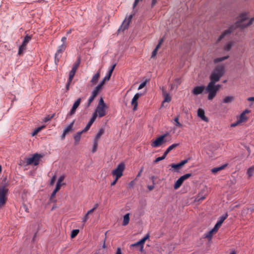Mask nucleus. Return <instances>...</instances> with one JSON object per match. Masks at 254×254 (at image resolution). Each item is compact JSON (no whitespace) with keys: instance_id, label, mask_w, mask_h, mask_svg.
Returning <instances> with one entry per match:
<instances>
[{"instance_id":"nucleus-1","label":"nucleus","mask_w":254,"mask_h":254,"mask_svg":"<svg viewBox=\"0 0 254 254\" xmlns=\"http://www.w3.org/2000/svg\"><path fill=\"white\" fill-rule=\"evenodd\" d=\"M248 18L246 13H241L239 17L238 21L235 23L234 25H232L228 29L225 30L218 39V41H220L226 35L230 34L236 27H240L244 29L251 25L254 21V17L251 18L249 22L244 23V21Z\"/></svg>"},{"instance_id":"nucleus-2","label":"nucleus","mask_w":254,"mask_h":254,"mask_svg":"<svg viewBox=\"0 0 254 254\" xmlns=\"http://www.w3.org/2000/svg\"><path fill=\"white\" fill-rule=\"evenodd\" d=\"M224 73V66L223 65H217L211 73L210 76V82L216 83L219 81L220 78Z\"/></svg>"},{"instance_id":"nucleus-3","label":"nucleus","mask_w":254,"mask_h":254,"mask_svg":"<svg viewBox=\"0 0 254 254\" xmlns=\"http://www.w3.org/2000/svg\"><path fill=\"white\" fill-rule=\"evenodd\" d=\"M215 83L213 82H209L205 88V92L208 93L207 98L209 100H213L217 94V89L214 87Z\"/></svg>"},{"instance_id":"nucleus-4","label":"nucleus","mask_w":254,"mask_h":254,"mask_svg":"<svg viewBox=\"0 0 254 254\" xmlns=\"http://www.w3.org/2000/svg\"><path fill=\"white\" fill-rule=\"evenodd\" d=\"M8 189L5 186H0V208L3 207L7 200Z\"/></svg>"},{"instance_id":"nucleus-5","label":"nucleus","mask_w":254,"mask_h":254,"mask_svg":"<svg viewBox=\"0 0 254 254\" xmlns=\"http://www.w3.org/2000/svg\"><path fill=\"white\" fill-rule=\"evenodd\" d=\"M125 169V165L124 163H120L117 168L114 170L112 174L117 179H120L123 175V172Z\"/></svg>"},{"instance_id":"nucleus-6","label":"nucleus","mask_w":254,"mask_h":254,"mask_svg":"<svg viewBox=\"0 0 254 254\" xmlns=\"http://www.w3.org/2000/svg\"><path fill=\"white\" fill-rule=\"evenodd\" d=\"M66 48V44H62L58 48V50L55 55V62L56 64H58L60 58L62 57V53L65 50Z\"/></svg>"},{"instance_id":"nucleus-7","label":"nucleus","mask_w":254,"mask_h":254,"mask_svg":"<svg viewBox=\"0 0 254 254\" xmlns=\"http://www.w3.org/2000/svg\"><path fill=\"white\" fill-rule=\"evenodd\" d=\"M168 134V133H167L160 136L155 141L152 142L151 144V146L152 147H158L161 145L163 143L166 142V140L165 138Z\"/></svg>"},{"instance_id":"nucleus-8","label":"nucleus","mask_w":254,"mask_h":254,"mask_svg":"<svg viewBox=\"0 0 254 254\" xmlns=\"http://www.w3.org/2000/svg\"><path fill=\"white\" fill-rule=\"evenodd\" d=\"M191 176V174L188 173L181 176L175 183L174 186V189L177 190L179 189L181 186L184 181L189 179Z\"/></svg>"},{"instance_id":"nucleus-9","label":"nucleus","mask_w":254,"mask_h":254,"mask_svg":"<svg viewBox=\"0 0 254 254\" xmlns=\"http://www.w3.org/2000/svg\"><path fill=\"white\" fill-rule=\"evenodd\" d=\"M41 156L38 154H35L32 157L26 159L27 165H37L39 164Z\"/></svg>"},{"instance_id":"nucleus-10","label":"nucleus","mask_w":254,"mask_h":254,"mask_svg":"<svg viewBox=\"0 0 254 254\" xmlns=\"http://www.w3.org/2000/svg\"><path fill=\"white\" fill-rule=\"evenodd\" d=\"M107 107L97 106L93 114H95L96 118L98 116L99 118H102L106 115V109Z\"/></svg>"},{"instance_id":"nucleus-11","label":"nucleus","mask_w":254,"mask_h":254,"mask_svg":"<svg viewBox=\"0 0 254 254\" xmlns=\"http://www.w3.org/2000/svg\"><path fill=\"white\" fill-rule=\"evenodd\" d=\"M132 18V15H130L127 18H126L125 20L123 21L119 30L122 29L124 31L125 29H127L129 26V24Z\"/></svg>"},{"instance_id":"nucleus-12","label":"nucleus","mask_w":254,"mask_h":254,"mask_svg":"<svg viewBox=\"0 0 254 254\" xmlns=\"http://www.w3.org/2000/svg\"><path fill=\"white\" fill-rule=\"evenodd\" d=\"M81 102V99L78 98L74 103L71 109L67 114L68 116H72L75 114L76 109L78 107Z\"/></svg>"},{"instance_id":"nucleus-13","label":"nucleus","mask_w":254,"mask_h":254,"mask_svg":"<svg viewBox=\"0 0 254 254\" xmlns=\"http://www.w3.org/2000/svg\"><path fill=\"white\" fill-rule=\"evenodd\" d=\"M250 112L248 110H245L238 118V123L241 124L246 122L248 119V117L246 116V114L249 113Z\"/></svg>"},{"instance_id":"nucleus-14","label":"nucleus","mask_w":254,"mask_h":254,"mask_svg":"<svg viewBox=\"0 0 254 254\" xmlns=\"http://www.w3.org/2000/svg\"><path fill=\"white\" fill-rule=\"evenodd\" d=\"M141 95V94L137 93L135 94V95L134 96V97H133V98L132 99L131 104L133 106V111H136L137 109V105H138L137 100L140 97Z\"/></svg>"},{"instance_id":"nucleus-15","label":"nucleus","mask_w":254,"mask_h":254,"mask_svg":"<svg viewBox=\"0 0 254 254\" xmlns=\"http://www.w3.org/2000/svg\"><path fill=\"white\" fill-rule=\"evenodd\" d=\"M204 89L205 87L204 86H197L193 89L192 93L194 95H197L201 94Z\"/></svg>"},{"instance_id":"nucleus-16","label":"nucleus","mask_w":254,"mask_h":254,"mask_svg":"<svg viewBox=\"0 0 254 254\" xmlns=\"http://www.w3.org/2000/svg\"><path fill=\"white\" fill-rule=\"evenodd\" d=\"M197 115L203 121L205 122H208V120L207 117L205 116V113L203 109H198L197 110Z\"/></svg>"},{"instance_id":"nucleus-17","label":"nucleus","mask_w":254,"mask_h":254,"mask_svg":"<svg viewBox=\"0 0 254 254\" xmlns=\"http://www.w3.org/2000/svg\"><path fill=\"white\" fill-rule=\"evenodd\" d=\"M100 75V69H99L97 73L92 77L90 82L93 85L96 84Z\"/></svg>"},{"instance_id":"nucleus-18","label":"nucleus","mask_w":254,"mask_h":254,"mask_svg":"<svg viewBox=\"0 0 254 254\" xmlns=\"http://www.w3.org/2000/svg\"><path fill=\"white\" fill-rule=\"evenodd\" d=\"M227 216V214H226L225 215L222 216L220 218V219L217 221V223L215 224L214 227H216V228H217L218 230V229L221 226L222 224L223 223L224 221L226 219Z\"/></svg>"},{"instance_id":"nucleus-19","label":"nucleus","mask_w":254,"mask_h":254,"mask_svg":"<svg viewBox=\"0 0 254 254\" xmlns=\"http://www.w3.org/2000/svg\"><path fill=\"white\" fill-rule=\"evenodd\" d=\"M64 179V176H61L59 178L55 189H57L58 190H60L61 189L62 186L64 185V183H62Z\"/></svg>"},{"instance_id":"nucleus-20","label":"nucleus","mask_w":254,"mask_h":254,"mask_svg":"<svg viewBox=\"0 0 254 254\" xmlns=\"http://www.w3.org/2000/svg\"><path fill=\"white\" fill-rule=\"evenodd\" d=\"M115 66H116V64H114V65H113L111 66V69L109 70V71L108 72V74L104 78V81H108L110 79L111 75L113 73V71Z\"/></svg>"},{"instance_id":"nucleus-21","label":"nucleus","mask_w":254,"mask_h":254,"mask_svg":"<svg viewBox=\"0 0 254 254\" xmlns=\"http://www.w3.org/2000/svg\"><path fill=\"white\" fill-rule=\"evenodd\" d=\"M179 145V143H174L169 146L164 153L165 155H167L171 151L177 147Z\"/></svg>"},{"instance_id":"nucleus-22","label":"nucleus","mask_w":254,"mask_h":254,"mask_svg":"<svg viewBox=\"0 0 254 254\" xmlns=\"http://www.w3.org/2000/svg\"><path fill=\"white\" fill-rule=\"evenodd\" d=\"M227 166V164L222 165L218 167H215L211 169V172L213 174H216L218 172L223 170Z\"/></svg>"},{"instance_id":"nucleus-23","label":"nucleus","mask_w":254,"mask_h":254,"mask_svg":"<svg viewBox=\"0 0 254 254\" xmlns=\"http://www.w3.org/2000/svg\"><path fill=\"white\" fill-rule=\"evenodd\" d=\"M218 229L216 227L214 228L210 231H209L207 234H205V237L207 238L211 239L213 235L217 231Z\"/></svg>"},{"instance_id":"nucleus-24","label":"nucleus","mask_w":254,"mask_h":254,"mask_svg":"<svg viewBox=\"0 0 254 254\" xmlns=\"http://www.w3.org/2000/svg\"><path fill=\"white\" fill-rule=\"evenodd\" d=\"M82 134V133L81 131H78L74 136V141H75V145H77V144H78V143H79V141L80 140L81 136Z\"/></svg>"},{"instance_id":"nucleus-25","label":"nucleus","mask_w":254,"mask_h":254,"mask_svg":"<svg viewBox=\"0 0 254 254\" xmlns=\"http://www.w3.org/2000/svg\"><path fill=\"white\" fill-rule=\"evenodd\" d=\"M234 100V97L233 96H228L224 97L223 99L224 103H230Z\"/></svg>"},{"instance_id":"nucleus-26","label":"nucleus","mask_w":254,"mask_h":254,"mask_svg":"<svg viewBox=\"0 0 254 254\" xmlns=\"http://www.w3.org/2000/svg\"><path fill=\"white\" fill-rule=\"evenodd\" d=\"M129 214L127 213L124 216V220L123 222V226H126L129 223Z\"/></svg>"},{"instance_id":"nucleus-27","label":"nucleus","mask_w":254,"mask_h":254,"mask_svg":"<svg viewBox=\"0 0 254 254\" xmlns=\"http://www.w3.org/2000/svg\"><path fill=\"white\" fill-rule=\"evenodd\" d=\"M104 133V129L102 128H100L99 129L98 132L96 134L94 140L98 141L99 140V139L100 138L101 136Z\"/></svg>"},{"instance_id":"nucleus-28","label":"nucleus","mask_w":254,"mask_h":254,"mask_svg":"<svg viewBox=\"0 0 254 254\" xmlns=\"http://www.w3.org/2000/svg\"><path fill=\"white\" fill-rule=\"evenodd\" d=\"M163 95L164 96V100L163 103L170 102L171 98V97L170 96L169 94L166 93V92L164 90H163Z\"/></svg>"},{"instance_id":"nucleus-29","label":"nucleus","mask_w":254,"mask_h":254,"mask_svg":"<svg viewBox=\"0 0 254 254\" xmlns=\"http://www.w3.org/2000/svg\"><path fill=\"white\" fill-rule=\"evenodd\" d=\"M74 122L73 121L64 130V132L66 134L69 133L70 131H71L73 126L74 125Z\"/></svg>"},{"instance_id":"nucleus-30","label":"nucleus","mask_w":254,"mask_h":254,"mask_svg":"<svg viewBox=\"0 0 254 254\" xmlns=\"http://www.w3.org/2000/svg\"><path fill=\"white\" fill-rule=\"evenodd\" d=\"M80 61L79 59L73 65L71 70L76 72L80 64Z\"/></svg>"},{"instance_id":"nucleus-31","label":"nucleus","mask_w":254,"mask_h":254,"mask_svg":"<svg viewBox=\"0 0 254 254\" xmlns=\"http://www.w3.org/2000/svg\"><path fill=\"white\" fill-rule=\"evenodd\" d=\"M229 58V56H224V57H221V58H216L214 59V62L215 63H218L219 62H221L224 60H225Z\"/></svg>"},{"instance_id":"nucleus-32","label":"nucleus","mask_w":254,"mask_h":254,"mask_svg":"<svg viewBox=\"0 0 254 254\" xmlns=\"http://www.w3.org/2000/svg\"><path fill=\"white\" fill-rule=\"evenodd\" d=\"M102 88L99 86L98 85L95 87V88L93 90L92 94L94 96H97L100 91L102 89Z\"/></svg>"},{"instance_id":"nucleus-33","label":"nucleus","mask_w":254,"mask_h":254,"mask_svg":"<svg viewBox=\"0 0 254 254\" xmlns=\"http://www.w3.org/2000/svg\"><path fill=\"white\" fill-rule=\"evenodd\" d=\"M32 37L31 36L27 35L24 38L22 44L27 46V44L31 40Z\"/></svg>"},{"instance_id":"nucleus-34","label":"nucleus","mask_w":254,"mask_h":254,"mask_svg":"<svg viewBox=\"0 0 254 254\" xmlns=\"http://www.w3.org/2000/svg\"><path fill=\"white\" fill-rule=\"evenodd\" d=\"M26 45L22 44V45L19 47L18 50V54L19 55H21L23 52L26 50Z\"/></svg>"},{"instance_id":"nucleus-35","label":"nucleus","mask_w":254,"mask_h":254,"mask_svg":"<svg viewBox=\"0 0 254 254\" xmlns=\"http://www.w3.org/2000/svg\"><path fill=\"white\" fill-rule=\"evenodd\" d=\"M149 234H147L144 238L139 241V243H141V245L143 246L145 242L149 239Z\"/></svg>"},{"instance_id":"nucleus-36","label":"nucleus","mask_w":254,"mask_h":254,"mask_svg":"<svg viewBox=\"0 0 254 254\" xmlns=\"http://www.w3.org/2000/svg\"><path fill=\"white\" fill-rule=\"evenodd\" d=\"M76 72L74 71L73 70H71V71L69 72V78H68V80H69V82H71L73 77H74V76Z\"/></svg>"},{"instance_id":"nucleus-37","label":"nucleus","mask_w":254,"mask_h":254,"mask_svg":"<svg viewBox=\"0 0 254 254\" xmlns=\"http://www.w3.org/2000/svg\"><path fill=\"white\" fill-rule=\"evenodd\" d=\"M254 172V166H252L249 168L247 171V174L249 177L252 176L253 173Z\"/></svg>"},{"instance_id":"nucleus-38","label":"nucleus","mask_w":254,"mask_h":254,"mask_svg":"<svg viewBox=\"0 0 254 254\" xmlns=\"http://www.w3.org/2000/svg\"><path fill=\"white\" fill-rule=\"evenodd\" d=\"M171 166L172 168H174L176 171L182 167L180 163L172 164L171 165Z\"/></svg>"},{"instance_id":"nucleus-39","label":"nucleus","mask_w":254,"mask_h":254,"mask_svg":"<svg viewBox=\"0 0 254 254\" xmlns=\"http://www.w3.org/2000/svg\"><path fill=\"white\" fill-rule=\"evenodd\" d=\"M79 231L78 229H75L73 230L71 232V238H74L78 234Z\"/></svg>"},{"instance_id":"nucleus-40","label":"nucleus","mask_w":254,"mask_h":254,"mask_svg":"<svg viewBox=\"0 0 254 254\" xmlns=\"http://www.w3.org/2000/svg\"><path fill=\"white\" fill-rule=\"evenodd\" d=\"M98 146V141L94 140L93 146L92 148V152L94 153L96 151Z\"/></svg>"},{"instance_id":"nucleus-41","label":"nucleus","mask_w":254,"mask_h":254,"mask_svg":"<svg viewBox=\"0 0 254 254\" xmlns=\"http://www.w3.org/2000/svg\"><path fill=\"white\" fill-rule=\"evenodd\" d=\"M96 118H96V114H93L92 116L88 123L92 125L93 124V123L95 122Z\"/></svg>"},{"instance_id":"nucleus-42","label":"nucleus","mask_w":254,"mask_h":254,"mask_svg":"<svg viewBox=\"0 0 254 254\" xmlns=\"http://www.w3.org/2000/svg\"><path fill=\"white\" fill-rule=\"evenodd\" d=\"M97 106L107 107L102 98H100Z\"/></svg>"},{"instance_id":"nucleus-43","label":"nucleus","mask_w":254,"mask_h":254,"mask_svg":"<svg viewBox=\"0 0 254 254\" xmlns=\"http://www.w3.org/2000/svg\"><path fill=\"white\" fill-rule=\"evenodd\" d=\"M59 190H58L57 189H55V190L53 191V192H52V193L51 194V197H50V200L51 201H53V199L55 198L56 194V193Z\"/></svg>"},{"instance_id":"nucleus-44","label":"nucleus","mask_w":254,"mask_h":254,"mask_svg":"<svg viewBox=\"0 0 254 254\" xmlns=\"http://www.w3.org/2000/svg\"><path fill=\"white\" fill-rule=\"evenodd\" d=\"M167 155H165V154L164 153L163 155L161 157H157L155 160H154V162L155 163H157L159 161H161L162 160H164L166 157Z\"/></svg>"},{"instance_id":"nucleus-45","label":"nucleus","mask_w":254,"mask_h":254,"mask_svg":"<svg viewBox=\"0 0 254 254\" xmlns=\"http://www.w3.org/2000/svg\"><path fill=\"white\" fill-rule=\"evenodd\" d=\"M232 46V44L231 42L228 43L225 47H224V50L225 51H229Z\"/></svg>"},{"instance_id":"nucleus-46","label":"nucleus","mask_w":254,"mask_h":254,"mask_svg":"<svg viewBox=\"0 0 254 254\" xmlns=\"http://www.w3.org/2000/svg\"><path fill=\"white\" fill-rule=\"evenodd\" d=\"M95 97H96V96H94L93 94H92V95L91 96V97L89 98V99L88 100V106H89L91 104V103L94 100Z\"/></svg>"},{"instance_id":"nucleus-47","label":"nucleus","mask_w":254,"mask_h":254,"mask_svg":"<svg viewBox=\"0 0 254 254\" xmlns=\"http://www.w3.org/2000/svg\"><path fill=\"white\" fill-rule=\"evenodd\" d=\"M53 117H54V115L52 116L48 115L47 117H46L45 118H44L43 121L45 123L51 120Z\"/></svg>"},{"instance_id":"nucleus-48","label":"nucleus","mask_w":254,"mask_h":254,"mask_svg":"<svg viewBox=\"0 0 254 254\" xmlns=\"http://www.w3.org/2000/svg\"><path fill=\"white\" fill-rule=\"evenodd\" d=\"M174 121L176 122L175 125L177 127H182V125L179 122V118L178 117L175 118L174 119Z\"/></svg>"},{"instance_id":"nucleus-49","label":"nucleus","mask_w":254,"mask_h":254,"mask_svg":"<svg viewBox=\"0 0 254 254\" xmlns=\"http://www.w3.org/2000/svg\"><path fill=\"white\" fill-rule=\"evenodd\" d=\"M90 214H88V211L87 212V213L85 214V216L83 218V220H82L83 223H85L87 221V220L89 218V215Z\"/></svg>"},{"instance_id":"nucleus-50","label":"nucleus","mask_w":254,"mask_h":254,"mask_svg":"<svg viewBox=\"0 0 254 254\" xmlns=\"http://www.w3.org/2000/svg\"><path fill=\"white\" fill-rule=\"evenodd\" d=\"M98 204H96L92 209H91L88 211V214H92L95 210V209L98 207Z\"/></svg>"},{"instance_id":"nucleus-51","label":"nucleus","mask_w":254,"mask_h":254,"mask_svg":"<svg viewBox=\"0 0 254 254\" xmlns=\"http://www.w3.org/2000/svg\"><path fill=\"white\" fill-rule=\"evenodd\" d=\"M45 127L42 126L41 127H38L36 130L34 131L33 135H34L35 134H37L39 131H40L42 128H43Z\"/></svg>"},{"instance_id":"nucleus-52","label":"nucleus","mask_w":254,"mask_h":254,"mask_svg":"<svg viewBox=\"0 0 254 254\" xmlns=\"http://www.w3.org/2000/svg\"><path fill=\"white\" fill-rule=\"evenodd\" d=\"M56 180V176H54L51 179V180L50 181V185L52 186L54 184L55 181Z\"/></svg>"},{"instance_id":"nucleus-53","label":"nucleus","mask_w":254,"mask_h":254,"mask_svg":"<svg viewBox=\"0 0 254 254\" xmlns=\"http://www.w3.org/2000/svg\"><path fill=\"white\" fill-rule=\"evenodd\" d=\"M90 127L86 125V126L82 130H81V132L82 133L86 132L90 129Z\"/></svg>"},{"instance_id":"nucleus-54","label":"nucleus","mask_w":254,"mask_h":254,"mask_svg":"<svg viewBox=\"0 0 254 254\" xmlns=\"http://www.w3.org/2000/svg\"><path fill=\"white\" fill-rule=\"evenodd\" d=\"M90 127L86 125V126L82 130H81V132L82 133L86 132L90 129Z\"/></svg>"},{"instance_id":"nucleus-55","label":"nucleus","mask_w":254,"mask_h":254,"mask_svg":"<svg viewBox=\"0 0 254 254\" xmlns=\"http://www.w3.org/2000/svg\"><path fill=\"white\" fill-rule=\"evenodd\" d=\"M90 127L86 125V126L82 130H81V132L82 133L86 132L90 129Z\"/></svg>"},{"instance_id":"nucleus-56","label":"nucleus","mask_w":254,"mask_h":254,"mask_svg":"<svg viewBox=\"0 0 254 254\" xmlns=\"http://www.w3.org/2000/svg\"><path fill=\"white\" fill-rule=\"evenodd\" d=\"M146 84V81H144L141 83L138 87V90L143 88Z\"/></svg>"},{"instance_id":"nucleus-57","label":"nucleus","mask_w":254,"mask_h":254,"mask_svg":"<svg viewBox=\"0 0 254 254\" xmlns=\"http://www.w3.org/2000/svg\"><path fill=\"white\" fill-rule=\"evenodd\" d=\"M188 161H189V159L184 160L181 162H180V164L181 166L182 167L185 164H186L187 163H188Z\"/></svg>"},{"instance_id":"nucleus-58","label":"nucleus","mask_w":254,"mask_h":254,"mask_svg":"<svg viewBox=\"0 0 254 254\" xmlns=\"http://www.w3.org/2000/svg\"><path fill=\"white\" fill-rule=\"evenodd\" d=\"M157 49H154L152 53L151 58H153L155 57L157 54Z\"/></svg>"},{"instance_id":"nucleus-59","label":"nucleus","mask_w":254,"mask_h":254,"mask_svg":"<svg viewBox=\"0 0 254 254\" xmlns=\"http://www.w3.org/2000/svg\"><path fill=\"white\" fill-rule=\"evenodd\" d=\"M106 81H104V79H103L102 81L100 83V84H98L99 86H100L101 88H102L103 86L104 85Z\"/></svg>"},{"instance_id":"nucleus-60","label":"nucleus","mask_w":254,"mask_h":254,"mask_svg":"<svg viewBox=\"0 0 254 254\" xmlns=\"http://www.w3.org/2000/svg\"><path fill=\"white\" fill-rule=\"evenodd\" d=\"M66 40V37H62V38L61 39V41L63 42L62 44H65Z\"/></svg>"},{"instance_id":"nucleus-61","label":"nucleus","mask_w":254,"mask_h":254,"mask_svg":"<svg viewBox=\"0 0 254 254\" xmlns=\"http://www.w3.org/2000/svg\"><path fill=\"white\" fill-rule=\"evenodd\" d=\"M214 87L215 88V89H217V91L218 92L221 87V85L220 84L215 85V83Z\"/></svg>"},{"instance_id":"nucleus-62","label":"nucleus","mask_w":254,"mask_h":254,"mask_svg":"<svg viewBox=\"0 0 254 254\" xmlns=\"http://www.w3.org/2000/svg\"><path fill=\"white\" fill-rule=\"evenodd\" d=\"M241 123H238V120H237V121L236 123L231 124V127H235L238 126V125H239Z\"/></svg>"},{"instance_id":"nucleus-63","label":"nucleus","mask_w":254,"mask_h":254,"mask_svg":"<svg viewBox=\"0 0 254 254\" xmlns=\"http://www.w3.org/2000/svg\"><path fill=\"white\" fill-rule=\"evenodd\" d=\"M147 188L149 190H152L154 188V184L153 185L148 186Z\"/></svg>"},{"instance_id":"nucleus-64","label":"nucleus","mask_w":254,"mask_h":254,"mask_svg":"<svg viewBox=\"0 0 254 254\" xmlns=\"http://www.w3.org/2000/svg\"><path fill=\"white\" fill-rule=\"evenodd\" d=\"M116 254H122L121 249L120 248L117 249Z\"/></svg>"}]
</instances>
